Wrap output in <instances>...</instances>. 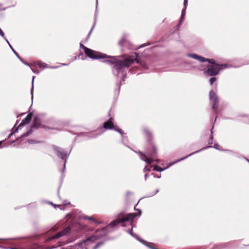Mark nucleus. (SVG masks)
Instances as JSON below:
<instances>
[{
	"label": "nucleus",
	"instance_id": "f257e3e1",
	"mask_svg": "<svg viewBox=\"0 0 249 249\" xmlns=\"http://www.w3.org/2000/svg\"><path fill=\"white\" fill-rule=\"evenodd\" d=\"M80 48L84 50L86 55L91 59H98L104 58H110L111 60H107V62L113 65L112 70L113 74L117 76L121 75L122 76V81L124 80V78L126 75L124 69L128 68L136 59V58H135V57L137 56L136 54H135L134 56H129L125 58L123 60H120L117 59L116 57L107 56L105 54L88 48L82 43L80 44Z\"/></svg>",
	"mask_w": 249,
	"mask_h": 249
},
{
	"label": "nucleus",
	"instance_id": "f03ea898",
	"mask_svg": "<svg viewBox=\"0 0 249 249\" xmlns=\"http://www.w3.org/2000/svg\"><path fill=\"white\" fill-rule=\"evenodd\" d=\"M137 216L136 213H128L125 215H124L122 218H118L116 220L111 222L107 226L104 227L101 229V231H102L103 236L105 235L107 232H110L112 231V230H110V228H113L116 226H117L119 223L122 222H124L126 221H130V225L131 229L130 230H128L126 231L129 233L132 236L134 237L137 240L142 242L143 244L144 241L141 239L139 235L136 234H134L132 232L133 226H132V222L133 221V219L134 217Z\"/></svg>",
	"mask_w": 249,
	"mask_h": 249
},
{
	"label": "nucleus",
	"instance_id": "7ed1b4c3",
	"mask_svg": "<svg viewBox=\"0 0 249 249\" xmlns=\"http://www.w3.org/2000/svg\"><path fill=\"white\" fill-rule=\"evenodd\" d=\"M188 56L196 59L200 62H208L212 65L208 67V69L204 71V73L209 76H214L218 74L220 70L227 68L226 64H218L215 63V60L213 59H207L196 54H188Z\"/></svg>",
	"mask_w": 249,
	"mask_h": 249
},
{
	"label": "nucleus",
	"instance_id": "20e7f679",
	"mask_svg": "<svg viewBox=\"0 0 249 249\" xmlns=\"http://www.w3.org/2000/svg\"><path fill=\"white\" fill-rule=\"evenodd\" d=\"M103 236V234L100 230H97L93 236L87 238L82 242L72 246V249H88L90 247L89 246L91 245L97 239Z\"/></svg>",
	"mask_w": 249,
	"mask_h": 249
},
{
	"label": "nucleus",
	"instance_id": "39448f33",
	"mask_svg": "<svg viewBox=\"0 0 249 249\" xmlns=\"http://www.w3.org/2000/svg\"><path fill=\"white\" fill-rule=\"evenodd\" d=\"M211 146H207V147H204L202 149H201V150H199L198 151H196V152H194L193 153H192L191 154H190L189 155H188V156L185 157L184 158H181L180 159H179L177 161L175 162H173V163H170L169 164L168 166L167 167H165V168H161L159 166H155L153 169L154 170L156 171H158V172H161V171H163L164 170H165V169H167L168 167H169L170 166L173 165L174 163H176L178 161H179L181 160H183V159H185L186 158H187V157L192 155L193 154H195V153H197L199 151H201V150L202 149H205V148H208V147H211Z\"/></svg>",
	"mask_w": 249,
	"mask_h": 249
},
{
	"label": "nucleus",
	"instance_id": "423d86ee",
	"mask_svg": "<svg viewBox=\"0 0 249 249\" xmlns=\"http://www.w3.org/2000/svg\"><path fill=\"white\" fill-rule=\"evenodd\" d=\"M104 128L106 129H114L123 135V132L121 129L114 127L112 118H110L107 122L104 123Z\"/></svg>",
	"mask_w": 249,
	"mask_h": 249
},
{
	"label": "nucleus",
	"instance_id": "0eeeda50",
	"mask_svg": "<svg viewBox=\"0 0 249 249\" xmlns=\"http://www.w3.org/2000/svg\"><path fill=\"white\" fill-rule=\"evenodd\" d=\"M210 99L213 103L212 108L215 110H217L218 106V99L216 93L213 90L210 92Z\"/></svg>",
	"mask_w": 249,
	"mask_h": 249
},
{
	"label": "nucleus",
	"instance_id": "6e6552de",
	"mask_svg": "<svg viewBox=\"0 0 249 249\" xmlns=\"http://www.w3.org/2000/svg\"><path fill=\"white\" fill-rule=\"evenodd\" d=\"M32 114H29L26 117L22 120V122L19 124L18 127L11 134L9 135L8 138H9L13 133H16L18 130L20 128L21 126L24 125L26 124H28L30 123L32 119Z\"/></svg>",
	"mask_w": 249,
	"mask_h": 249
},
{
	"label": "nucleus",
	"instance_id": "1a4fd4ad",
	"mask_svg": "<svg viewBox=\"0 0 249 249\" xmlns=\"http://www.w3.org/2000/svg\"><path fill=\"white\" fill-rule=\"evenodd\" d=\"M70 231V228L69 227H66L62 231L56 233L55 235L51 236L50 238V240H53L56 238H58L61 236H63L68 234Z\"/></svg>",
	"mask_w": 249,
	"mask_h": 249
},
{
	"label": "nucleus",
	"instance_id": "9d476101",
	"mask_svg": "<svg viewBox=\"0 0 249 249\" xmlns=\"http://www.w3.org/2000/svg\"><path fill=\"white\" fill-rule=\"evenodd\" d=\"M54 150L55 153L60 159H64L68 157L67 153L62 149L57 147H55L54 148Z\"/></svg>",
	"mask_w": 249,
	"mask_h": 249
},
{
	"label": "nucleus",
	"instance_id": "9b49d317",
	"mask_svg": "<svg viewBox=\"0 0 249 249\" xmlns=\"http://www.w3.org/2000/svg\"><path fill=\"white\" fill-rule=\"evenodd\" d=\"M140 156L141 159L147 163L150 164L153 161V160L152 159L153 156H151V158H148L147 156L142 154H141Z\"/></svg>",
	"mask_w": 249,
	"mask_h": 249
},
{
	"label": "nucleus",
	"instance_id": "f8f14e48",
	"mask_svg": "<svg viewBox=\"0 0 249 249\" xmlns=\"http://www.w3.org/2000/svg\"><path fill=\"white\" fill-rule=\"evenodd\" d=\"M187 4V0H184V8L182 10V11H181V19H180V21L179 23V24H181V21H182V20L183 19V18L185 16Z\"/></svg>",
	"mask_w": 249,
	"mask_h": 249
},
{
	"label": "nucleus",
	"instance_id": "ddd939ff",
	"mask_svg": "<svg viewBox=\"0 0 249 249\" xmlns=\"http://www.w3.org/2000/svg\"><path fill=\"white\" fill-rule=\"evenodd\" d=\"M37 65L40 68H51V69H56L58 68V66H53V67H49L46 64L43 63L42 62H38L37 63Z\"/></svg>",
	"mask_w": 249,
	"mask_h": 249
},
{
	"label": "nucleus",
	"instance_id": "4468645a",
	"mask_svg": "<svg viewBox=\"0 0 249 249\" xmlns=\"http://www.w3.org/2000/svg\"><path fill=\"white\" fill-rule=\"evenodd\" d=\"M40 125V120L37 118L35 117L33 121V127L38 128Z\"/></svg>",
	"mask_w": 249,
	"mask_h": 249
},
{
	"label": "nucleus",
	"instance_id": "2eb2a0df",
	"mask_svg": "<svg viewBox=\"0 0 249 249\" xmlns=\"http://www.w3.org/2000/svg\"><path fill=\"white\" fill-rule=\"evenodd\" d=\"M83 219L89 220L92 221L94 223H97V221L92 216H84Z\"/></svg>",
	"mask_w": 249,
	"mask_h": 249
},
{
	"label": "nucleus",
	"instance_id": "dca6fc26",
	"mask_svg": "<svg viewBox=\"0 0 249 249\" xmlns=\"http://www.w3.org/2000/svg\"><path fill=\"white\" fill-rule=\"evenodd\" d=\"M10 48L13 51L14 53L15 54V55L18 58V59L21 61H22V59L21 58V57L19 56V55L18 54V53L14 50L12 46H10Z\"/></svg>",
	"mask_w": 249,
	"mask_h": 249
},
{
	"label": "nucleus",
	"instance_id": "f3484780",
	"mask_svg": "<svg viewBox=\"0 0 249 249\" xmlns=\"http://www.w3.org/2000/svg\"><path fill=\"white\" fill-rule=\"evenodd\" d=\"M34 77L33 76V79H32V89H31V95H32V100H33V88H34L33 83H34Z\"/></svg>",
	"mask_w": 249,
	"mask_h": 249
},
{
	"label": "nucleus",
	"instance_id": "a211bd4d",
	"mask_svg": "<svg viewBox=\"0 0 249 249\" xmlns=\"http://www.w3.org/2000/svg\"><path fill=\"white\" fill-rule=\"evenodd\" d=\"M216 80V78L215 77H212L210 79V83L212 85L214 82Z\"/></svg>",
	"mask_w": 249,
	"mask_h": 249
},
{
	"label": "nucleus",
	"instance_id": "6ab92c4d",
	"mask_svg": "<svg viewBox=\"0 0 249 249\" xmlns=\"http://www.w3.org/2000/svg\"><path fill=\"white\" fill-rule=\"evenodd\" d=\"M31 132H32L31 131H28L26 133H25L23 135H22L21 137L28 136L31 133Z\"/></svg>",
	"mask_w": 249,
	"mask_h": 249
},
{
	"label": "nucleus",
	"instance_id": "aec40b11",
	"mask_svg": "<svg viewBox=\"0 0 249 249\" xmlns=\"http://www.w3.org/2000/svg\"><path fill=\"white\" fill-rule=\"evenodd\" d=\"M125 38H122L120 40V41L119 42V44L120 45H122L124 43V42L125 41Z\"/></svg>",
	"mask_w": 249,
	"mask_h": 249
},
{
	"label": "nucleus",
	"instance_id": "412c9836",
	"mask_svg": "<svg viewBox=\"0 0 249 249\" xmlns=\"http://www.w3.org/2000/svg\"><path fill=\"white\" fill-rule=\"evenodd\" d=\"M144 133L148 137H150L151 136V134H150V132L147 129H144Z\"/></svg>",
	"mask_w": 249,
	"mask_h": 249
},
{
	"label": "nucleus",
	"instance_id": "4be33fe9",
	"mask_svg": "<svg viewBox=\"0 0 249 249\" xmlns=\"http://www.w3.org/2000/svg\"><path fill=\"white\" fill-rule=\"evenodd\" d=\"M92 136H91V137H97L98 135H99V134H97V133H95V132H92ZM100 134H101V133H100Z\"/></svg>",
	"mask_w": 249,
	"mask_h": 249
},
{
	"label": "nucleus",
	"instance_id": "5701e85b",
	"mask_svg": "<svg viewBox=\"0 0 249 249\" xmlns=\"http://www.w3.org/2000/svg\"><path fill=\"white\" fill-rule=\"evenodd\" d=\"M100 245L99 244H97L96 245L94 246H92L91 247V248H92L93 249H96L98 248V246Z\"/></svg>",
	"mask_w": 249,
	"mask_h": 249
},
{
	"label": "nucleus",
	"instance_id": "b1692460",
	"mask_svg": "<svg viewBox=\"0 0 249 249\" xmlns=\"http://www.w3.org/2000/svg\"><path fill=\"white\" fill-rule=\"evenodd\" d=\"M3 38H4V39L5 40V41H6V42L9 45V47H10V46H11V45H10V44L9 42L8 41V40L5 37H4Z\"/></svg>",
	"mask_w": 249,
	"mask_h": 249
},
{
	"label": "nucleus",
	"instance_id": "393cba45",
	"mask_svg": "<svg viewBox=\"0 0 249 249\" xmlns=\"http://www.w3.org/2000/svg\"><path fill=\"white\" fill-rule=\"evenodd\" d=\"M144 170V172H146V171H150V169L149 168H147V166L145 167Z\"/></svg>",
	"mask_w": 249,
	"mask_h": 249
},
{
	"label": "nucleus",
	"instance_id": "a878e982",
	"mask_svg": "<svg viewBox=\"0 0 249 249\" xmlns=\"http://www.w3.org/2000/svg\"><path fill=\"white\" fill-rule=\"evenodd\" d=\"M219 145L218 144H214V147L216 149H219Z\"/></svg>",
	"mask_w": 249,
	"mask_h": 249
},
{
	"label": "nucleus",
	"instance_id": "bb28decb",
	"mask_svg": "<svg viewBox=\"0 0 249 249\" xmlns=\"http://www.w3.org/2000/svg\"><path fill=\"white\" fill-rule=\"evenodd\" d=\"M213 136H212L211 137V141H210L209 142V144H212V140H213Z\"/></svg>",
	"mask_w": 249,
	"mask_h": 249
},
{
	"label": "nucleus",
	"instance_id": "cd10ccee",
	"mask_svg": "<svg viewBox=\"0 0 249 249\" xmlns=\"http://www.w3.org/2000/svg\"><path fill=\"white\" fill-rule=\"evenodd\" d=\"M28 142L29 143H33L34 142V141H33V140H29L28 141Z\"/></svg>",
	"mask_w": 249,
	"mask_h": 249
},
{
	"label": "nucleus",
	"instance_id": "c85d7f7f",
	"mask_svg": "<svg viewBox=\"0 0 249 249\" xmlns=\"http://www.w3.org/2000/svg\"><path fill=\"white\" fill-rule=\"evenodd\" d=\"M23 63H24V64L26 65H28V66H29V64H28L27 63L24 62L23 60H22V61H21Z\"/></svg>",
	"mask_w": 249,
	"mask_h": 249
},
{
	"label": "nucleus",
	"instance_id": "c756f323",
	"mask_svg": "<svg viewBox=\"0 0 249 249\" xmlns=\"http://www.w3.org/2000/svg\"><path fill=\"white\" fill-rule=\"evenodd\" d=\"M93 27H94V26H93L92 28H91V29L90 30V32H89V36L90 34H91V32H92V30L93 29Z\"/></svg>",
	"mask_w": 249,
	"mask_h": 249
},
{
	"label": "nucleus",
	"instance_id": "7c9ffc66",
	"mask_svg": "<svg viewBox=\"0 0 249 249\" xmlns=\"http://www.w3.org/2000/svg\"><path fill=\"white\" fill-rule=\"evenodd\" d=\"M147 174H145L144 175L145 180L147 179Z\"/></svg>",
	"mask_w": 249,
	"mask_h": 249
},
{
	"label": "nucleus",
	"instance_id": "2f4dec72",
	"mask_svg": "<svg viewBox=\"0 0 249 249\" xmlns=\"http://www.w3.org/2000/svg\"><path fill=\"white\" fill-rule=\"evenodd\" d=\"M54 206L55 207H56V206L58 207H62V206L60 205H54Z\"/></svg>",
	"mask_w": 249,
	"mask_h": 249
},
{
	"label": "nucleus",
	"instance_id": "473e14b6",
	"mask_svg": "<svg viewBox=\"0 0 249 249\" xmlns=\"http://www.w3.org/2000/svg\"><path fill=\"white\" fill-rule=\"evenodd\" d=\"M153 150L154 152H156V148L155 147H153Z\"/></svg>",
	"mask_w": 249,
	"mask_h": 249
},
{
	"label": "nucleus",
	"instance_id": "72a5a7b5",
	"mask_svg": "<svg viewBox=\"0 0 249 249\" xmlns=\"http://www.w3.org/2000/svg\"><path fill=\"white\" fill-rule=\"evenodd\" d=\"M140 213H139V215H140L141 214V211H139Z\"/></svg>",
	"mask_w": 249,
	"mask_h": 249
},
{
	"label": "nucleus",
	"instance_id": "f704fd0d",
	"mask_svg": "<svg viewBox=\"0 0 249 249\" xmlns=\"http://www.w3.org/2000/svg\"><path fill=\"white\" fill-rule=\"evenodd\" d=\"M61 65H67V64H62Z\"/></svg>",
	"mask_w": 249,
	"mask_h": 249
},
{
	"label": "nucleus",
	"instance_id": "c9c22d12",
	"mask_svg": "<svg viewBox=\"0 0 249 249\" xmlns=\"http://www.w3.org/2000/svg\"><path fill=\"white\" fill-rule=\"evenodd\" d=\"M2 141L0 142V145L2 143Z\"/></svg>",
	"mask_w": 249,
	"mask_h": 249
},
{
	"label": "nucleus",
	"instance_id": "e433bc0d",
	"mask_svg": "<svg viewBox=\"0 0 249 249\" xmlns=\"http://www.w3.org/2000/svg\"><path fill=\"white\" fill-rule=\"evenodd\" d=\"M211 133L213 134V129L211 130Z\"/></svg>",
	"mask_w": 249,
	"mask_h": 249
},
{
	"label": "nucleus",
	"instance_id": "4c0bfd02",
	"mask_svg": "<svg viewBox=\"0 0 249 249\" xmlns=\"http://www.w3.org/2000/svg\"><path fill=\"white\" fill-rule=\"evenodd\" d=\"M96 2H97V5H98V0H96Z\"/></svg>",
	"mask_w": 249,
	"mask_h": 249
},
{
	"label": "nucleus",
	"instance_id": "58836bf2",
	"mask_svg": "<svg viewBox=\"0 0 249 249\" xmlns=\"http://www.w3.org/2000/svg\"><path fill=\"white\" fill-rule=\"evenodd\" d=\"M160 178V176H158V178Z\"/></svg>",
	"mask_w": 249,
	"mask_h": 249
},
{
	"label": "nucleus",
	"instance_id": "ea45409f",
	"mask_svg": "<svg viewBox=\"0 0 249 249\" xmlns=\"http://www.w3.org/2000/svg\"><path fill=\"white\" fill-rule=\"evenodd\" d=\"M158 191H159L157 190L156 191V193H157V192H158Z\"/></svg>",
	"mask_w": 249,
	"mask_h": 249
},
{
	"label": "nucleus",
	"instance_id": "a19ab883",
	"mask_svg": "<svg viewBox=\"0 0 249 249\" xmlns=\"http://www.w3.org/2000/svg\"><path fill=\"white\" fill-rule=\"evenodd\" d=\"M249 162V160H248Z\"/></svg>",
	"mask_w": 249,
	"mask_h": 249
}]
</instances>
